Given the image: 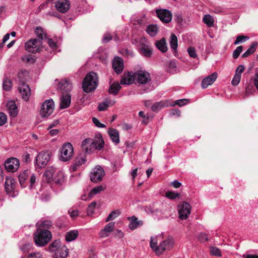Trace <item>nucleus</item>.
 Instances as JSON below:
<instances>
[{
    "label": "nucleus",
    "instance_id": "23",
    "mask_svg": "<svg viewBox=\"0 0 258 258\" xmlns=\"http://www.w3.org/2000/svg\"><path fill=\"white\" fill-rule=\"evenodd\" d=\"M6 106L11 117H15L17 115L18 108L14 101H9L7 103Z\"/></svg>",
    "mask_w": 258,
    "mask_h": 258
},
{
    "label": "nucleus",
    "instance_id": "5",
    "mask_svg": "<svg viewBox=\"0 0 258 258\" xmlns=\"http://www.w3.org/2000/svg\"><path fill=\"white\" fill-rule=\"evenodd\" d=\"M175 240L174 238L171 236H168L159 244L157 255H159L163 254L165 251L171 250L173 248Z\"/></svg>",
    "mask_w": 258,
    "mask_h": 258
},
{
    "label": "nucleus",
    "instance_id": "33",
    "mask_svg": "<svg viewBox=\"0 0 258 258\" xmlns=\"http://www.w3.org/2000/svg\"><path fill=\"white\" fill-rule=\"evenodd\" d=\"M140 52L144 56L150 57L152 54V49L148 45H143L140 48Z\"/></svg>",
    "mask_w": 258,
    "mask_h": 258
},
{
    "label": "nucleus",
    "instance_id": "8",
    "mask_svg": "<svg viewBox=\"0 0 258 258\" xmlns=\"http://www.w3.org/2000/svg\"><path fill=\"white\" fill-rule=\"evenodd\" d=\"M42 41L37 38L32 39L25 43V49L27 51L31 53L39 52L42 48Z\"/></svg>",
    "mask_w": 258,
    "mask_h": 258
},
{
    "label": "nucleus",
    "instance_id": "44",
    "mask_svg": "<svg viewBox=\"0 0 258 258\" xmlns=\"http://www.w3.org/2000/svg\"><path fill=\"white\" fill-rule=\"evenodd\" d=\"M164 106H165V103L162 101L159 102H156L152 106L151 109H152V111L157 112L159 110H160Z\"/></svg>",
    "mask_w": 258,
    "mask_h": 258
},
{
    "label": "nucleus",
    "instance_id": "62",
    "mask_svg": "<svg viewBox=\"0 0 258 258\" xmlns=\"http://www.w3.org/2000/svg\"><path fill=\"white\" fill-rule=\"evenodd\" d=\"M146 211L148 213H150V214H155L157 212H158V209H154L150 206L149 207H146Z\"/></svg>",
    "mask_w": 258,
    "mask_h": 258
},
{
    "label": "nucleus",
    "instance_id": "40",
    "mask_svg": "<svg viewBox=\"0 0 258 258\" xmlns=\"http://www.w3.org/2000/svg\"><path fill=\"white\" fill-rule=\"evenodd\" d=\"M104 189V188L102 185L97 186L92 189V190L89 194V197L90 198H92L95 195L98 194L100 193L101 191H103Z\"/></svg>",
    "mask_w": 258,
    "mask_h": 258
},
{
    "label": "nucleus",
    "instance_id": "58",
    "mask_svg": "<svg viewBox=\"0 0 258 258\" xmlns=\"http://www.w3.org/2000/svg\"><path fill=\"white\" fill-rule=\"evenodd\" d=\"M112 36L111 34L109 33H106L103 36L102 41L103 43H107L112 40Z\"/></svg>",
    "mask_w": 258,
    "mask_h": 258
},
{
    "label": "nucleus",
    "instance_id": "55",
    "mask_svg": "<svg viewBox=\"0 0 258 258\" xmlns=\"http://www.w3.org/2000/svg\"><path fill=\"white\" fill-rule=\"evenodd\" d=\"M7 115L3 112H0V126H2L7 122Z\"/></svg>",
    "mask_w": 258,
    "mask_h": 258
},
{
    "label": "nucleus",
    "instance_id": "56",
    "mask_svg": "<svg viewBox=\"0 0 258 258\" xmlns=\"http://www.w3.org/2000/svg\"><path fill=\"white\" fill-rule=\"evenodd\" d=\"M92 121L93 123L98 127L103 128L105 127V125L100 122L99 120L96 117H93L92 118Z\"/></svg>",
    "mask_w": 258,
    "mask_h": 258
},
{
    "label": "nucleus",
    "instance_id": "39",
    "mask_svg": "<svg viewBox=\"0 0 258 258\" xmlns=\"http://www.w3.org/2000/svg\"><path fill=\"white\" fill-rule=\"evenodd\" d=\"M61 247L60 241L59 240H55L49 245V250L51 252H54Z\"/></svg>",
    "mask_w": 258,
    "mask_h": 258
},
{
    "label": "nucleus",
    "instance_id": "52",
    "mask_svg": "<svg viewBox=\"0 0 258 258\" xmlns=\"http://www.w3.org/2000/svg\"><path fill=\"white\" fill-rule=\"evenodd\" d=\"M187 52L191 57L196 58L198 56L196 49L193 47H188L187 49Z\"/></svg>",
    "mask_w": 258,
    "mask_h": 258
},
{
    "label": "nucleus",
    "instance_id": "13",
    "mask_svg": "<svg viewBox=\"0 0 258 258\" xmlns=\"http://www.w3.org/2000/svg\"><path fill=\"white\" fill-rule=\"evenodd\" d=\"M190 212L191 207L188 203L183 202L179 205V218L181 220H185L187 219L190 214Z\"/></svg>",
    "mask_w": 258,
    "mask_h": 258
},
{
    "label": "nucleus",
    "instance_id": "11",
    "mask_svg": "<svg viewBox=\"0 0 258 258\" xmlns=\"http://www.w3.org/2000/svg\"><path fill=\"white\" fill-rule=\"evenodd\" d=\"M15 180L11 177H7L5 183V190L8 195L12 197H15L18 194V191L15 190Z\"/></svg>",
    "mask_w": 258,
    "mask_h": 258
},
{
    "label": "nucleus",
    "instance_id": "51",
    "mask_svg": "<svg viewBox=\"0 0 258 258\" xmlns=\"http://www.w3.org/2000/svg\"><path fill=\"white\" fill-rule=\"evenodd\" d=\"M242 49L243 47L242 46H238L233 52V57L235 59L237 58L242 52Z\"/></svg>",
    "mask_w": 258,
    "mask_h": 258
},
{
    "label": "nucleus",
    "instance_id": "41",
    "mask_svg": "<svg viewBox=\"0 0 258 258\" xmlns=\"http://www.w3.org/2000/svg\"><path fill=\"white\" fill-rule=\"evenodd\" d=\"M35 32L37 36V39H39L41 41L43 38L46 37V34L44 32L43 30L40 27H37L35 29Z\"/></svg>",
    "mask_w": 258,
    "mask_h": 258
},
{
    "label": "nucleus",
    "instance_id": "19",
    "mask_svg": "<svg viewBox=\"0 0 258 258\" xmlns=\"http://www.w3.org/2000/svg\"><path fill=\"white\" fill-rule=\"evenodd\" d=\"M114 225L115 223L114 222H110L107 224L104 229H102L99 232V237L101 238H104L108 236L109 233L113 230Z\"/></svg>",
    "mask_w": 258,
    "mask_h": 258
},
{
    "label": "nucleus",
    "instance_id": "42",
    "mask_svg": "<svg viewBox=\"0 0 258 258\" xmlns=\"http://www.w3.org/2000/svg\"><path fill=\"white\" fill-rule=\"evenodd\" d=\"M12 83L10 80L8 78L4 79L3 83V89L7 91H10L12 88Z\"/></svg>",
    "mask_w": 258,
    "mask_h": 258
},
{
    "label": "nucleus",
    "instance_id": "22",
    "mask_svg": "<svg viewBox=\"0 0 258 258\" xmlns=\"http://www.w3.org/2000/svg\"><path fill=\"white\" fill-rule=\"evenodd\" d=\"M127 219L130 221L128 228L131 230H135L143 225V222L142 220H138L135 216L128 217Z\"/></svg>",
    "mask_w": 258,
    "mask_h": 258
},
{
    "label": "nucleus",
    "instance_id": "63",
    "mask_svg": "<svg viewBox=\"0 0 258 258\" xmlns=\"http://www.w3.org/2000/svg\"><path fill=\"white\" fill-rule=\"evenodd\" d=\"M47 43L49 46L52 48H56V44L54 41H53V40L52 39L48 38L47 39Z\"/></svg>",
    "mask_w": 258,
    "mask_h": 258
},
{
    "label": "nucleus",
    "instance_id": "49",
    "mask_svg": "<svg viewBox=\"0 0 258 258\" xmlns=\"http://www.w3.org/2000/svg\"><path fill=\"white\" fill-rule=\"evenodd\" d=\"M119 214V213L116 211H112L108 216L107 217L105 222H108L109 221H111L113 219H114L116 217H117Z\"/></svg>",
    "mask_w": 258,
    "mask_h": 258
},
{
    "label": "nucleus",
    "instance_id": "35",
    "mask_svg": "<svg viewBox=\"0 0 258 258\" xmlns=\"http://www.w3.org/2000/svg\"><path fill=\"white\" fill-rule=\"evenodd\" d=\"M169 43L171 48L175 52L178 46L177 38L173 33H172L170 36Z\"/></svg>",
    "mask_w": 258,
    "mask_h": 258
},
{
    "label": "nucleus",
    "instance_id": "12",
    "mask_svg": "<svg viewBox=\"0 0 258 258\" xmlns=\"http://www.w3.org/2000/svg\"><path fill=\"white\" fill-rule=\"evenodd\" d=\"M134 80L140 84H146L151 80L150 73L145 70H140L134 73Z\"/></svg>",
    "mask_w": 258,
    "mask_h": 258
},
{
    "label": "nucleus",
    "instance_id": "47",
    "mask_svg": "<svg viewBox=\"0 0 258 258\" xmlns=\"http://www.w3.org/2000/svg\"><path fill=\"white\" fill-rule=\"evenodd\" d=\"M20 249L24 252H29L32 249V244L30 242L26 243L23 244Z\"/></svg>",
    "mask_w": 258,
    "mask_h": 258
},
{
    "label": "nucleus",
    "instance_id": "24",
    "mask_svg": "<svg viewBox=\"0 0 258 258\" xmlns=\"http://www.w3.org/2000/svg\"><path fill=\"white\" fill-rule=\"evenodd\" d=\"M30 174V171L27 169L20 173L18 178L20 184L22 187H25L27 185L26 180Z\"/></svg>",
    "mask_w": 258,
    "mask_h": 258
},
{
    "label": "nucleus",
    "instance_id": "4",
    "mask_svg": "<svg viewBox=\"0 0 258 258\" xmlns=\"http://www.w3.org/2000/svg\"><path fill=\"white\" fill-rule=\"evenodd\" d=\"M51 238V233L48 230L37 229L34 234L33 239L36 245L44 246L49 242Z\"/></svg>",
    "mask_w": 258,
    "mask_h": 258
},
{
    "label": "nucleus",
    "instance_id": "10",
    "mask_svg": "<svg viewBox=\"0 0 258 258\" xmlns=\"http://www.w3.org/2000/svg\"><path fill=\"white\" fill-rule=\"evenodd\" d=\"M105 175V171L103 167L98 165L94 168L90 174V180L92 182L97 183L102 180Z\"/></svg>",
    "mask_w": 258,
    "mask_h": 258
},
{
    "label": "nucleus",
    "instance_id": "7",
    "mask_svg": "<svg viewBox=\"0 0 258 258\" xmlns=\"http://www.w3.org/2000/svg\"><path fill=\"white\" fill-rule=\"evenodd\" d=\"M74 148L70 143H64L61 148L59 159L62 161H69L73 155Z\"/></svg>",
    "mask_w": 258,
    "mask_h": 258
},
{
    "label": "nucleus",
    "instance_id": "1",
    "mask_svg": "<svg viewBox=\"0 0 258 258\" xmlns=\"http://www.w3.org/2000/svg\"><path fill=\"white\" fill-rule=\"evenodd\" d=\"M57 88L63 91L60 103V108L65 109L69 107L71 101V96L69 92L72 89V84L69 80L64 79L59 82Z\"/></svg>",
    "mask_w": 258,
    "mask_h": 258
},
{
    "label": "nucleus",
    "instance_id": "30",
    "mask_svg": "<svg viewBox=\"0 0 258 258\" xmlns=\"http://www.w3.org/2000/svg\"><path fill=\"white\" fill-rule=\"evenodd\" d=\"M121 86L119 83L117 81L114 82L113 83L110 85L108 92L110 94L116 95L119 92Z\"/></svg>",
    "mask_w": 258,
    "mask_h": 258
},
{
    "label": "nucleus",
    "instance_id": "3",
    "mask_svg": "<svg viewBox=\"0 0 258 258\" xmlns=\"http://www.w3.org/2000/svg\"><path fill=\"white\" fill-rule=\"evenodd\" d=\"M98 84L97 74L90 72L87 74L82 82V88L86 93H90L96 89Z\"/></svg>",
    "mask_w": 258,
    "mask_h": 258
},
{
    "label": "nucleus",
    "instance_id": "17",
    "mask_svg": "<svg viewBox=\"0 0 258 258\" xmlns=\"http://www.w3.org/2000/svg\"><path fill=\"white\" fill-rule=\"evenodd\" d=\"M55 7L59 12L65 13L69 10L70 3L69 0H58L55 3Z\"/></svg>",
    "mask_w": 258,
    "mask_h": 258
},
{
    "label": "nucleus",
    "instance_id": "29",
    "mask_svg": "<svg viewBox=\"0 0 258 258\" xmlns=\"http://www.w3.org/2000/svg\"><path fill=\"white\" fill-rule=\"evenodd\" d=\"M156 46L162 52H165L167 51L168 48L167 46L165 38H162L160 40L157 41L155 43Z\"/></svg>",
    "mask_w": 258,
    "mask_h": 258
},
{
    "label": "nucleus",
    "instance_id": "59",
    "mask_svg": "<svg viewBox=\"0 0 258 258\" xmlns=\"http://www.w3.org/2000/svg\"><path fill=\"white\" fill-rule=\"evenodd\" d=\"M189 102V100L186 99H179L175 101V104L178 105L179 106L185 105Z\"/></svg>",
    "mask_w": 258,
    "mask_h": 258
},
{
    "label": "nucleus",
    "instance_id": "53",
    "mask_svg": "<svg viewBox=\"0 0 258 258\" xmlns=\"http://www.w3.org/2000/svg\"><path fill=\"white\" fill-rule=\"evenodd\" d=\"M240 79L241 76L235 74L231 82L232 85L237 86L239 83Z\"/></svg>",
    "mask_w": 258,
    "mask_h": 258
},
{
    "label": "nucleus",
    "instance_id": "46",
    "mask_svg": "<svg viewBox=\"0 0 258 258\" xmlns=\"http://www.w3.org/2000/svg\"><path fill=\"white\" fill-rule=\"evenodd\" d=\"M210 253L215 256H221L222 253L220 249L216 247L212 246L210 248Z\"/></svg>",
    "mask_w": 258,
    "mask_h": 258
},
{
    "label": "nucleus",
    "instance_id": "6",
    "mask_svg": "<svg viewBox=\"0 0 258 258\" xmlns=\"http://www.w3.org/2000/svg\"><path fill=\"white\" fill-rule=\"evenodd\" d=\"M51 153L49 151H42L36 157V164L39 168L45 167L50 162Z\"/></svg>",
    "mask_w": 258,
    "mask_h": 258
},
{
    "label": "nucleus",
    "instance_id": "60",
    "mask_svg": "<svg viewBox=\"0 0 258 258\" xmlns=\"http://www.w3.org/2000/svg\"><path fill=\"white\" fill-rule=\"evenodd\" d=\"M199 240L202 242L207 241L208 240V237L206 234L204 233H201L198 236Z\"/></svg>",
    "mask_w": 258,
    "mask_h": 258
},
{
    "label": "nucleus",
    "instance_id": "57",
    "mask_svg": "<svg viewBox=\"0 0 258 258\" xmlns=\"http://www.w3.org/2000/svg\"><path fill=\"white\" fill-rule=\"evenodd\" d=\"M29 177H30V187L32 188L33 184L36 182L37 178L35 174L31 173Z\"/></svg>",
    "mask_w": 258,
    "mask_h": 258
},
{
    "label": "nucleus",
    "instance_id": "34",
    "mask_svg": "<svg viewBox=\"0 0 258 258\" xmlns=\"http://www.w3.org/2000/svg\"><path fill=\"white\" fill-rule=\"evenodd\" d=\"M146 32L151 37L156 36L158 32V28L156 25H150L146 29Z\"/></svg>",
    "mask_w": 258,
    "mask_h": 258
},
{
    "label": "nucleus",
    "instance_id": "31",
    "mask_svg": "<svg viewBox=\"0 0 258 258\" xmlns=\"http://www.w3.org/2000/svg\"><path fill=\"white\" fill-rule=\"evenodd\" d=\"M79 234L78 231L76 230H72L66 233L65 240L68 242H71L77 238Z\"/></svg>",
    "mask_w": 258,
    "mask_h": 258
},
{
    "label": "nucleus",
    "instance_id": "14",
    "mask_svg": "<svg viewBox=\"0 0 258 258\" xmlns=\"http://www.w3.org/2000/svg\"><path fill=\"white\" fill-rule=\"evenodd\" d=\"M156 14L160 20L164 23H169L172 20V13L167 9H157Z\"/></svg>",
    "mask_w": 258,
    "mask_h": 258
},
{
    "label": "nucleus",
    "instance_id": "36",
    "mask_svg": "<svg viewBox=\"0 0 258 258\" xmlns=\"http://www.w3.org/2000/svg\"><path fill=\"white\" fill-rule=\"evenodd\" d=\"M257 45L256 42H252L249 48L242 55V57L245 58L253 54L256 50Z\"/></svg>",
    "mask_w": 258,
    "mask_h": 258
},
{
    "label": "nucleus",
    "instance_id": "28",
    "mask_svg": "<svg viewBox=\"0 0 258 258\" xmlns=\"http://www.w3.org/2000/svg\"><path fill=\"white\" fill-rule=\"evenodd\" d=\"M115 103V101L105 99L98 106V110L100 111L105 110L108 107L113 106Z\"/></svg>",
    "mask_w": 258,
    "mask_h": 258
},
{
    "label": "nucleus",
    "instance_id": "61",
    "mask_svg": "<svg viewBox=\"0 0 258 258\" xmlns=\"http://www.w3.org/2000/svg\"><path fill=\"white\" fill-rule=\"evenodd\" d=\"M244 70V67L243 65H239L236 69L235 71V74L241 76V74L243 72Z\"/></svg>",
    "mask_w": 258,
    "mask_h": 258
},
{
    "label": "nucleus",
    "instance_id": "2",
    "mask_svg": "<svg viewBox=\"0 0 258 258\" xmlns=\"http://www.w3.org/2000/svg\"><path fill=\"white\" fill-rule=\"evenodd\" d=\"M104 145V142L102 136L98 134L94 139L87 138L84 140L82 143V147L86 153H90L96 150L99 151L102 150Z\"/></svg>",
    "mask_w": 258,
    "mask_h": 258
},
{
    "label": "nucleus",
    "instance_id": "21",
    "mask_svg": "<svg viewBox=\"0 0 258 258\" xmlns=\"http://www.w3.org/2000/svg\"><path fill=\"white\" fill-rule=\"evenodd\" d=\"M217 78V74L213 73L210 75L205 78L202 82V87L203 88L205 89L208 86L212 85L216 80Z\"/></svg>",
    "mask_w": 258,
    "mask_h": 258
},
{
    "label": "nucleus",
    "instance_id": "9",
    "mask_svg": "<svg viewBox=\"0 0 258 258\" xmlns=\"http://www.w3.org/2000/svg\"><path fill=\"white\" fill-rule=\"evenodd\" d=\"M54 104L52 99L45 100L41 105L40 113L42 117H48L53 111Z\"/></svg>",
    "mask_w": 258,
    "mask_h": 258
},
{
    "label": "nucleus",
    "instance_id": "54",
    "mask_svg": "<svg viewBox=\"0 0 258 258\" xmlns=\"http://www.w3.org/2000/svg\"><path fill=\"white\" fill-rule=\"evenodd\" d=\"M22 59L24 61H26L27 62H31V63H34L35 60V59L34 58V57H33V56L30 54L24 56L22 58Z\"/></svg>",
    "mask_w": 258,
    "mask_h": 258
},
{
    "label": "nucleus",
    "instance_id": "45",
    "mask_svg": "<svg viewBox=\"0 0 258 258\" xmlns=\"http://www.w3.org/2000/svg\"><path fill=\"white\" fill-rule=\"evenodd\" d=\"M96 206L97 203L96 202H93L88 205L87 212L88 215L91 216L94 213Z\"/></svg>",
    "mask_w": 258,
    "mask_h": 258
},
{
    "label": "nucleus",
    "instance_id": "20",
    "mask_svg": "<svg viewBox=\"0 0 258 258\" xmlns=\"http://www.w3.org/2000/svg\"><path fill=\"white\" fill-rule=\"evenodd\" d=\"M134 73L133 72L124 73L121 77L120 83L121 85H131L134 82Z\"/></svg>",
    "mask_w": 258,
    "mask_h": 258
},
{
    "label": "nucleus",
    "instance_id": "32",
    "mask_svg": "<svg viewBox=\"0 0 258 258\" xmlns=\"http://www.w3.org/2000/svg\"><path fill=\"white\" fill-rule=\"evenodd\" d=\"M38 228L37 229H42L48 230L52 227V222L49 220H44L40 221L38 223Z\"/></svg>",
    "mask_w": 258,
    "mask_h": 258
},
{
    "label": "nucleus",
    "instance_id": "43",
    "mask_svg": "<svg viewBox=\"0 0 258 258\" xmlns=\"http://www.w3.org/2000/svg\"><path fill=\"white\" fill-rule=\"evenodd\" d=\"M21 258H42V255L39 252H31L28 255H24L21 256Z\"/></svg>",
    "mask_w": 258,
    "mask_h": 258
},
{
    "label": "nucleus",
    "instance_id": "50",
    "mask_svg": "<svg viewBox=\"0 0 258 258\" xmlns=\"http://www.w3.org/2000/svg\"><path fill=\"white\" fill-rule=\"evenodd\" d=\"M248 39H249V37L247 36H245L244 35H239L237 37L235 41L234 42V44L235 45L237 44L242 42L245 41L246 40H248Z\"/></svg>",
    "mask_w": 258,
    "mask_h": 258
},
{
    "label": "nucleus",
    "instance_id": "37",
    "mask_svg": "<svg viewBox=\"0 0 258 258\" xmlns=\"http://www.w3.org/2000/svg\"><path fill=\"white\" fill-rule=\"evenodd\" d=\"M203 21L209 27L214 26V20L211 15L209 14L205 15L203 18Z\"/></svg>",
    "mask_w": 258,
    "mask_h": 258
},
{
    "label": "nucleus",
    "instance_id": "26",
    "mask_svg": "<svg viewBox=\"0 0 258 258\" xmlns=\"http://www.w3.org/2000/svg\"><path fill=\"white\" fill-rule=\"evenodd\" d=\"M86 161L85 156H78L77 157L74 162L73 164L71 166V169L72 171H76L78 168L85 163Z\"/></svg>",
    "mask_w": 258,
    "mask_h": 258
},
{
    "label": "nucleus",
    "instance_id": "38",
    "mask_svg": "<svg viewBox=\"0 0 258 258\" xmlns=\"http://www.w3.org/2000/svg\"><path fill=\"white\" fill-rule=\"evenodd\" d=\"M158 239L156 236L151 237L150 241V246L152 249L157 254L158 245H157Z\"/></svg>",
    "mask_w": 258,
    "mask_h": 258
},
{
    "label": "nucleus",
    "instance_id": "15",
    "mask_svg": "<svg viewBox=\"0 0 258 258\" xmlns=\"http://www.w3.org/2000/svg\"><path fill=\"white\" fill-rule=\"evenodd\" d=\"M19 161L16 158H11L7 160L5 163L6 170L9 172H14L19 167Z\"/></svg>",
    "mask_w": 258,
    "mask_h": 258
},
{
    "label": "nucleus",
    "instance_id": "18",
    "mask_svg": "<svg viewBox=\"0 0 258 258\" xmlns=\"http://www.w3.org/2000/svg\"><path fill=\"white\" fill-rule=\"evenodd\" d=\"M18 89L22 95V98L27 101L31 95V90L29 86L23 82L18 87Z\"/></svg>",
    "mask_w": 258,
    "mask_h": 258
},
{
    "label": "nucleus",
    "instance_id": "64",
    "mask_svg": "<svg viewBox=\"0 0 258 258\" xmlns=\"http://www.w3.org/2000/svg\"><path fill=\"white\" fill-rule=\"evenodd\" d=\"M253 84L258 91V73H256L253 78Z\"/></svg>",
    "mask_w": 258,
    "mask_h": 258
},
{
    "label": "nucleus",
    "instance_id": "48",
    "mask_svg": "<svg viewBox=\"0 0 258 258\" xmlns=\"http://www.w3.org/2000/svg\"><path fill=\"white\" fill-rule=\"evenodd\" d=\"M165 196L169 199L173 200L179 198L180 194L177 192L169 191L166 192Z\"/></svg>",
    "mask_w": 258,
    "mask_h": 258
},
{
    "label": "nucleus",
    "instance_id": "16",
    "mask_svg": "<svg viewBox=\"0 0 258 258\" xmlns=\"http://www.w3.org/2000/svg\"><path fill=\"white\" fill-rule=\"evenodd\" d=\"M112 68L117 74H121L123 70V60L120 57H115L112 62Z\"/></svg>",
    "mask_w": 258,
    "mask_h": 258
},
{
    "label": "nucleus",
    "instance_id": "27",
    "mask_svg": "<svg viewBox=\"0 0 258 258\" xmlns=\"http://www.w3.org/2000/svg\"><path fill=\"white\" fill-rule=\"evenodd\" d=\"M108 133L111 141L115 144H118L119 143V132L116 129L110 128Z\"/></svg>",
    "mask_w": 258,
    "mask_h": 258
},
{
    "label": "nucleus",
    "instance_id": "25",
    "mask_svg": "<svg viewBox=\"0 0 258 258\" xmlns=\"http://www.w3.org/2000/svg\"><path fill=\"white\" fill-rule=\"evenodd\" d=\"M53 258H67L69 254V250L66 246H62L53 252Z\"/></svg>",
    "mask_w": 258,
    "mask_h": 258
}]
</instances>
